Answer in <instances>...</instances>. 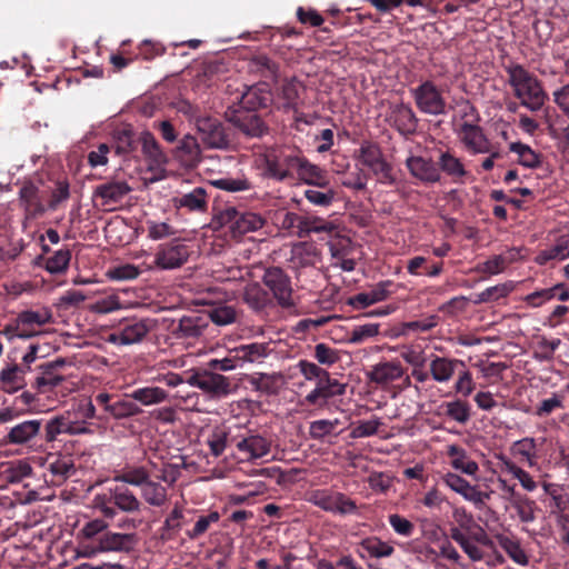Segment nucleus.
I'll return each instance as SVG.
<instances>
[{"label": "nucleus", "mask_w": 569, "mask_h": 569, "mask_svg": "<svg viewBox=\"0 0 569 569\" xmlns=\"http://www.w3.org/2000/svg\"><path fill=\"white\" fill-rule=\"evenodd\" d=\"M389 121L401 136L408 137L417 131L419 120L412 108L401 102L391 107Z\"/></svg>", "instance_id": "412c9836"}, {"label": "nucleus", "mask_w": 569, "mask_h": 569, "mask_svg": "<svg viewBox=\"0 0 569 569\" xmlns=\"http://www.w3.org/2000/svg\"><path fill=\"white\" fill-rule=\"evenodd\" d=\"M176 158L186 167H197L201 161V148L198 140L190 134L184 136L176 148Z\"/></svg>", "instance_id": "7c9ffc66"}, {"label": "nucleus", "mask_w": 569, "mask_h": 569, "mask_svg": "<svg viewBox=\"0 0 569 569\" xmlns=\"http://www.w3.org/2000/svg\"><path fill=\"white\" fill-rule=\"evenodd\" d=\"M346 392V386L340 383L337 379H332L327 373V377L317 381V387L306 396L307 403L317 406L325 403L329 398L335 396H342Z\"/></svg>", "instance_id": "5701e85b"}, {"label": "nucleus", "mask_w": 569, "mask_h": 569, "mask_svg": "<svg viewBox=\"0 0 569 569\" xmlns=\"http://www.w3.org/2000/svg\"><path fill=\"white\" fill-rule=\"evenodd\" d=\"M20 204L24 210V219L33 220L46 212L39 188L32 182H26L19 190Z\"/></svg>", "instance_id": "4be33fe9"}, {"label": "nucleus", "mask_w": 569, "mask_h": 569, "mask_svg": "<svg viewBox=\"0 0 569 569\" xmlns=\"http://www.w3.org/2000/svg\"><path fill=\"white\" fill-rule=\"evenodd\" d=\"M211 321L218 326H227L236 322L237 310L233 306L219 305L209 311Z\"/></svg>", "instance_id": "774afa93"}, {"label": "nucleus", "mask_w": 569, "mask_h": 569, "mask_svg": "<svg viewBox=\"0 0 569 569\" xmlns=\"http://www.w3.org/2000/svg\"><path fill=\"white\" fill-rule=\"evenodd\" d=\"M509 150L518 154V162L526 168H538L541 164L540 154L522 142H511Z\"/></svg>", "instance_id": "5fc2aeb1"}, {"label": "nucleus", "mask_w": 569, "mask_h": 569, "mask_svg": "<svg viewBox=\"0 0 569 569\" xmlns=\"http://www.w3.org/2000/svg\"><path fill=\"white\" fill-rule=\"evenodd\" d=\"M511 506L516 509L517 515L521 522L529 523L536 519L537 503L526 495L516 497V500L511 502Z\"/></svg>", "instance_id": "13d9d810"}, {"label": "nucleus", "mask_w": 569, "mask_h": 569, "mask_svg": "<svg viewBox=\"0 0 569 569\" xmlns=\"http://www.w3.org/2000/svg\"><path fill=\"white\" fill-rule=\"evenodd\" d=\"M503 465V469L513 476L517 480H519L522 488L529 492L535 491L537 489V482L532 479L530 473L519 466H517L510 459L501 456L499 458Z\"/></svg>", "instance_id": "6e6d98bb"}, {"label": "nucleus", "mask_w": 569, "mask_h": 569, "mask_svg": "<svg viewBox=\"0 0 569 569\" xmlns=\"http://www.w3.org/2000/svg\"><path fill=\"white\" fill-rule=\"evenodd\" d=\"M336 495L337 491L331 489H315L307 493V501L320 508L321 510L331 513Z\"/></svg>", "instance_id": "052dcab7"}, {"label": "nucleus", "mask_w": 569, "mask_h": 569, "mask_svg": "<svg viewBox=\"0 0 569 569\" xmlns=\"http://www.w3.org/2000/svg\"><path fill=\"white\" fill-rule=\"evenodd\" d=\"M141 496L152 507H162L168 500L167 488L157 481L149 480L141 488Z\"/></svg>", "instance_id": "8fccbe9b"}, {"label": "nucleus", "mask_w": 569, "mask_h": 569, "mask_svg": "<svg viewBox=\"0 0 569 569\" xmlns=\"http://www.w3.org/2000/svg\"><path fill=\"white\" fill-rule=\"evenodd\" d=\"M312 188L305 191L306 199L313 206L327 208L336 198V191L329 186V178L325 171L323 183H309Z\"/></svg>", "instance_id": "c9c22d12"}, {"label": "nucleus", "mask_w": 569, "mask_h": 569, "mask_svg": "<svg viewBox=\"0 0 569 569\" xmlns=\"http://www.w3.org/2000/svg\"><path fill=\"white\" fill-rule=\"evenodd\" d=\"M41 429L40 420H27L13 426L6 436V441L12 445H24L33 440Z\"/></svg>", "instance_id": "473e14b6"}, {"label": "nucleus", "mask_w": 569, "mask_h": 569, "mask_svg": "<svg viewBox=\"0 0 569 569\" xmlns=\"http://www.w3.org/2000/svg\"><path fill=\"white\" fill-rule=\"evenodd\" d=\"M70 198V184L67 179H60L54 182L48 201V209L56 211L63 202Z\"/></svg>", "instance_id": "680f3d73"}, {"label": "nucleus", "mask_w": 569, "mask_h": 569, "mask_svg": "<svg viewBox=\"0 0 569 569\" xmlns=\"http://www.w3.org/2000/svg\"><path fill=\"white\" fill-rule=\"evenodd\" d=\"M43 467L51 473V483L61 485L76 472L74 461L70 455L49 453Z\"/></svg>", "instance_id": "a211bd4d"}, {"label": "nucleus", "mask_w": 569, "mask_h": 569, "mask_svg": "<svg viewBox=\"0 0 569 569\" xmlns=\"http://www.w3.org/2000/svg\"><path fill=\"white\" fill-rule=\"evenodd\" d=\"M206 328L207 322L202 317H182L174 329V333L180 338H197L203 333Z\"/></svg>", "instance_id": "c03bdc74"}, {"label": "nucleus", "mask_w": 569, "mask_h": 569, "mask_svg": "<svg viewBox=\"0 0 569 569\" xmlns=\"http://www.w3.org/2000/svg\"><path fill=\"white\" fill-rule=\"evenodd\" d=\"M183 518V510L182 507L179 505H176L174 508L171 510V512L166 518L160 531H161V539L162 540H170L173 538V536L181 529L182 527V520Z\"/></svg>", "instance_id": "4d7b16f0"}, {"label": "nucleus", "mask_w": 569, "mask_h": 569, "mask_svg": "<svg viewBox=\"0 0 569 569\" xmlns=\"http://www.w3.org/2000/svg\"><path fill=\"white\" fill-rule=\"evenodd\" d=\"M110 501L121 511L127 513L139 512L141 502L136 495L124 486H116L110 489Z\"/></svg>", "instance_id": "e433bc0d"}, {"label": "nucleus", "mask_w": 569, "mask_h": 569, "mask_svg": "<svg viewBox=\"0 0 569 569\" xmlns=\"http://www.w3.org/2000/svg\"><path fill=\"white\" fill-rule=\"evenodd\" d=\"M26 369L17 363L9 365L0 372V382L3 391L8 393L17 392L26 387Z\"/></svg>", "instance_id": "f704fd0d"}, {"label": "nucleus", "mask_w": 569, "mask_h": 569, "mask_svg": "<svg viewBox=\"0 0 569 569\" xmlns=\"http://www.w3.org/2000/svg\"><path fill=\"white\" fill-rule=\"evenodd\" d=\"M220 219L223 224H229L234 237L257 231L264 224V219L260 214L250 211H239L234 207L224 209L220 214Z\"/></svg>", "instance_id": "6e6552de"}, {"label": "nucleus", "mask_w": 569, "mask_h": 569, "mask_svg": "<svg viewBox=\"0 0 569 569\" xmlns=\"http://www.w3.org/2000/svg\"><path fill=\"white\" fill-rule=\"evenodd\" d=\"M411 97L418 110L429 116H445L448 111L443 91L432 80H425L410 89Z\"/></svg>", "instance_id": "39448f33"}, {"label": "nucleus", "mask_w": 569, "mask_h": 569, "mask_svg": "<svg viewBox=\"0 0 569 569\" xmlns=\"http://www.w3.org/2000/svg\"><path fill=\"white\" fill-rule=\"evenodd\" d=\"M242 299L254 311H262L272 306L271 295L258 282L246 286Z\"/></svg>", "instance_id": "58836bf2"}, {"label": "nucleus", "mask_w": 569, "mask_h": 569, "mask_svg": "<svg viewBox=\"0 0 569 569\" xmlns=\"http://www.w3.org/2000/svg\"><path fill=\"white\" fill-rule=\"evenodd\" d=\"M130 396L136 403L140 402L142 406L158 405L168 398L167 391L160 387L137 388L130 392Z\"/></svg>", "instance_id": "49530a36"}, {"label": "nucleus", "mask_w": 569, "mask_h": 569, "mask_svg": "<svg viewBox=\"0 0 569 569\" xmlns=\"http://www.w3.org/2000/svg\"><path fill=\"white\" fill-rule=\"evenodd\" d=\"M405 375V370L400 362L386 361L377 363L368 373L369 380L377 385L391 383Z\"/></svg>", "instance_id": "c756f323"}, {"label": "nucleus", "mask_w": 569, "mask_h": 569, "mask_svg": "<svg viewBox=\"0 0 569 569\" xmlns=\"http://www.w3.org/2000/svg\"><path fill=\"white\" fill-rule=\"evenodd\" d=\"M220 513L217 510H210L206 515L198 516L192 529L186 531V535L191 540H197L206 535L212 525L218 523Z\"/></svg>", "instance_id": "3c124183"}, {"label": "nucleus", "mask_w": 569, "mask_h": 569, "mask_svg": "<svg viewBox=\"0 0 569 569\" xmlns=\"http://www.w3.org/2000/svg\"><path fill=\"white\" fill-rule=\"evenodd\" d=\"M320 262V251L311 242H298L292 246L289 259L290 268L299 270L307 267H315Z\"/></svg>", "instance_id": "a878e982"}, {"label": "nucleus", "mask_w": 569, "mask_h": 569, "mask_svg": "<svg viewBox=\"0 0 569 569\" xmlns=\"http://www.w3.org/2000/svg\"><path fill=\"white\" fill-rule=\"evenodd\" d=\"M360 547L372 558H387L393 555L395 548L382 541L380 538L372 536L360 541Z\"/></svg>", "instance_id": "864d4df0"}, {"label": "nucleus", "mask_w": 569, "mask_h": 569, "mask_svg": "<svg viewBox=\"0 0 569 569\" xmlns=\"http://www.w3.org/2000/svg\"><path fill=\"white\" fill-rule=\"evenodd\" d=\"M511 291V287L507 283L496 284L485 289L483 291L477 293L475 296L473 302L476 305L479 303H488L498 301L501 298L507 297Z\"/></svg>", "instance_id": "69168bd1"}, {"label": "nucleus", "mask_w": 569, "mask_h": 569, "mask_svg": "<svg viewBox=\"0 0 569 569\" xmlns=\"http://www.w3.org/2000/svg\"><path fill=\"white\" fill-rule=\"evenodd\" d=\"M496 539L512 561L520 566H527L529 563L528 556L518 540L502 533L497 535Z\"/></svg>", "instance_id": "09e8293b"}, {"label": "nucleus", "mask_w": 569, "mask_h": 569, "mask_svg": "<svg viewBox=\"0 0 569 569\" xmlns=\"http://www.w3.org/2000/svg\"><path fill=\"white\" fill-rule=\"evenodd\" d=\"M189 258V248L179 240L160 244L154 256V263L162 270L180 268Z\"/></svg>", "instance_id": "ddd939ff"}, {"label": "nucleus", "mask_w": 569, "mask_h": 569, "mask_svg": "<svg viewBox=\"0 0 569 569\" xmlns=\"http://www.w3.org/2000/svg\"><path fill=\"white\" fill-rule=\"evenodd\" d=\"M437 166L438 169H440V174L445 173L455 182L461 181L468 174V171L465 168L461 159L456 157L455 153L450 150L439 151Z\"/></svg>", "instance_id": "2f4dec72"}, {"label": "nucleus", "mask_w": 569, "mask_h": 569, "mask_svg": "<svg viewBox=\"0 0 569 569\" xmlns=\"http://www.w3.org/2000/svg\"><path fill=\"white\" fill-rule=\"evenodd\" d=\"M208 192L201 187L172 198L173 207L178 210L184 209L187 212L204 213L208 210Z\"/></svg>", "instance_id": "393cba45"}, {"label": "nucleus", "mask_w": 569, "mask_h": 569, "mask_svg": "<svg viewBox=\"0 0 569 569\" xmlns=\"http://www.w3.org/2000/svg\"><path fill=\"white\" fill-rule=\"evenodd\" d=\"M261 176L276 182L301 180L305 183H323L325 170L311 163L293 146H272L260 154Z\"/></svg>", "instance_id": "f257e3e1"}, {"label": "nucleus", "mask_w": 569, "mask_h": 569, "mask_svg": "<svg viewBox=\"0 0 569 569\" xmlns=\"http://www.w3.org/2000/svg\"><path fill=\"white\" fill-rule=\"evenodd\" d=\"M450 538L457 542L463 552L472 561H481L485 558L483 551L475 545V541L467 538V535L458 527H451L449 530Z\"/></svg>", "instance_id": "de8ad7c7"}, {"label": "nucleus", "mask_w": 569, "mask_h": 569, "mask_svg": "<svg viewBox=\"0 0 569 569\" xmlns=\"http://www.w3.org/2000/svg\"><path fill=\"white\" fill-rule=\"evenodd\" d=\"M510 452L513 457L519 458L520 462L526 463L529 468L538 466V451L535 438L525 437L515 441L510 447Z\"/></svg>", "instance_id": "72a5a7b5"}, {"label": "nucleus", "mask_w": 569, "mask_h": 569, "mask_svg": "<svg viewBox=\"0 0 569 569\" xmlns=\"http://www.w3.org/2000/svg\"><path fill=\"white\" fill-rule=\"evenodd\" d=\"M273 96L267 82H259L247 88L241 94L238 108L254 111L267 109L271 106Z\"/></svg>", "instance_id": "f3484780"}, {"label": "nucleus", "mask_w": 569, "mask_h": 569, "mask_svg": "<svg viewBox=\"0 0 569 569\" xmlns=\"http://www.w3.org/2000/svg\"><path fill=\"white\" fill-rule=\"evenodd\" d=\"M17 318L19 319V322L23 328L30 329L29 327H32L34 325L44 326L51 322L52 315L47 309H43L41 311L24 310L21 311Z\"/></svg>", "instance_id": "e2e57ef3"}, {"label": "nucleus", "mask_w": 569, "mask_h": 569, "mask_svg": "<svg viewBox=\"0 0 569 569\" xmlns=\"http://www.w3.org/2000/svg\"><path fill=\"white\" fill-rule=\"evenodd\" d=\"M114 480L142 488L150 480V473L143 466L132 467L116 476Z\"/></svg>", "instance_id": "bf43d9fd"}, {"label": "nucleus", "mask_w": 569, "mask_h": 569, "mask_svg": "<svg viewBox=\"0 0 569 569\" xmlns=\"http://www.w3.org/2000/svg\"><path fill=\"white\" fill-rule=\"evenodd\" d=\"M281 379V373L257 372L249 376L248 382L257 391H260L266 395H276L280 389Z\"/></svg>", "instance_id": "a19ab883"}, {"label": "nucleus", "mask_w": 569, "mask_h": 569, "mask_svg": "<svg viewBox=\"0 0 569 569\" xmlns=\"http://www.w3.org/2000/svg\"><path fill=\"white\" fill-rule=\"evenodd\" d=\"M337 229L336 224L331 221L325 220L320 217H305L302 223V231H298L300 238L307 237L310 233H332Z\"/></svg>", "instance_id": "603ef678"}, {"label": "nucleus", "mask_w": 569, "mask_h": 569, "mask_svg": "<svg viewBox=\"0 0 569 569\" xmlns=\"http://www.w3.org/2000/svg\"><path fill=\"white\" fill-rule=\"evenodd\" d=\"M459 368H465V362L459 359L433 356L429 363L432 379L439 383L449 382Z\"/></svg>", "instance_id": "cd10ccee"}, {"label": "nucleus", "mask_w": 569, "mask_h": 569, "mask_svg": "<svg viewBox=\"0 0 569 569\" xmlns=\"http://www.w3.org/2000/svg\"><path fill=\"white\" fill-rule=\"evenodd\" d=\"M139 142L141 143L143 154L152 166L160 167L167 163V156L151 132H142Z\"/></svg>", "instance_id": "79ce46f5"}, {"label": "nucleus", "mask_w": 569, "mask_h": 569, "mask_svg": "<svg viewBox=\"0 0 569 569\" xmlns=\"http://www.w3.org/2000/svg\"><path fill=\"white\" fill-rule=\"evenodd\" d=\"M505 71L513 96L520 100L521 106L532 112L539 111L549 99L541 81L520 63H510L505 67Z\"/></svg>", "instance_id": "7ed1b4c3"}, {"label": "nucleus", "mask_w": 569, "mask_h": 569, "mask_svg": "<svg viewBox=\"0 0 569 569\" xmlns=\"http://www.w3.org/2000/svg\"><path fill=\"white\" fill-rule=\"evenodd\" d=\"M234 442L239 452L244 453L248 460H256L267 456L270 452L271 442L256 433L236 437L231 440Z\"/></svg>", "instance_id": "aec40b11"}, {"label": "nucleus", "mask_w": 569, "mask_h": 569, "mask_svg": "<svg viewBox=\"0 0 569 569\" xmlns=\"http://www.w3.org/2000/svg\"><path fill=\"white\" fill-rule=\"evenodd\" d=\"M447 456L451 459L452 468L461 471L462 473L473 476L479 470L478 463L471 460L468 457L467 451L458 445L448 446Z\"/></svg>", "instance_id": "ea45409f"}, {"label": "nucleus", "mask_w": 569, "mask_h": 569, "mask_svg": "<svg viewBox=\"0 0 569 569\" xmlns=\"http://www.w3.org/2000/svg\"><path fill=\"white\" fill-rule=\"evenodd\" d=\"M71 259V252L68 248L56 251L46 261V270L52 274L64 272Z\"/></svg>", "instance_id": "0e129e2a"}, {"label": "nucleus", "mask_w": 569, "mask_h": 569, "mask_svg": "<svg viewBox=\"0 0 569 569\" xmlns=\"http://www.w3.org/2000/svg\"><path fill=\"white\" fill-rule=\"evenodd\" d=\"M358 152L359 161L368 168H370L372 164H377L378 160L383 157L379 144L370 141L362 142Z\"/></svg>", "instance_id": "338daca9"}, {"label": "nucleus", "mask_w": 569, "mask_h": 569, "mask_svg": "<svg viewBox=\"0 0 569 569\" xmlns=\"http://www.w3.org/2000/svg\"><path fill=\"white\" fill-rule=\"evenodd\" d=\"M438 415H443L460 425H466L471 419V406L467 400L457 398L452 401L442 402L439 406Z\"/></svg>", "instance_id": "4c0bfd02"}, {"label": "nucleus", "mask_w": 569, "mask_h": 569, "mask_svg": "<svg viewBox=\"0 0 569 569\" xmlns=\"http://www.w3.org/2000/svg\"><path fill=\"white\" fill-rule=\"evenodd\" d=\"M88 428L83 426V423L72 420L71 415L67 412L66 415H59L51 418L44 427V440L47 442H52L57 440L58 436L62 433L67 435H82L87 433Z\"/></svg>", "instance_id": "dca6fc26"}, {"label": "nucleus", "mask_w": 569, "mask_h": 569, "mask_svg": "<svg viewBox=\"0 0 569 569\" xmlns=\"http://www.w3.org/2000/svg\"><path fill=\"white\" fill-rule=\"evenodd\" d=\"M262 282L272 293V300L274 299L281 308L289 309L296 305L291 279L281 268H268L262 277Z\"/></svg>", "instance_id": "0eeeda50"}, {"label": "nucleus", "mask_w": 569, "mask_h": 569, "mask_svg": "<svg viewBox=\"0 0 569 569\" xmlns=\"http://www.w3.org/2000/svg\"><path fill=\"white\" fill-rule=\"evenodd\" d=\"M455 519L459 523L458 528H460L467 535V538H470V540L475 541L476 543L490 549L495 547L492 539L488 536L486 530L480 525H478L473 520V517L470 513H467L466 510H456Z\"/></svg>", "instance_id": "b1692460"}, {"label": "nucleus", "mask_w": 569, "mask_h": 569, "mask_svg": "<svg viewBox=\"0 0 569 569\" xmlns=\"http://www.w3.org/2000/svg\"><path fill=\"white\" fill-rule=\"evenodd\" d=\"M117 507L113 503L103 506L100 510L103 518H94L86 521L78 531V556L93 558L107 552H131L138 545L137 533H122L110 531L107 519L117 516Z\"/></svg>", "instance_id": "f03ea898"}, {"label": "nucleus", "mask_w": 569, "mask_h": 569, "mask_svg": "<svg viewBox=\"0 0 569 569\" xmlns=\"http://www.w3.org/2000/svg\"><path fill=\"white\" fill-rule=\"evenodd\" d=\"M94 400L99 406L103 407L106 412L118 420L142 413V409L136 403L134 399H131L130 393L117 396L100 392L94 397Z\"/></svg>", "instance_id": "1a4fd4ad"}, {"label": "nucleus", "mask_w": 569, "mask_h": 569, "mask_svg": "<svg viewBox=\"0 0 569 569\" xmlns=\"http://www.w3.org/2000/svg\"><path fill=\"white\" fill-rule=\"evenodd\" d=\"M67 365L66 359L57 358L52 361H47L38 366V375L31 382L32 388L37 389L40 393H46L54 390L64 380V376L60 373Z\"/></svg>", "instance_id": "f8f14e48"}, {"label": "nucleus", "mask_w": 569, "mask_h": 569, "mask_svg": "<svg viewBox=\"0 0 569 569\" xmlns=\"http://www.w3.org/2000/svg\"><path fill=\"white\" fill-rule=\"evenodd\" d=\"M301 89V84L296 79L286 80L281 84L278 96L282 100L281 108L286 112L298 111Z\"/></svg>", "instance_id": "37998d69"}, {"label": "nucleus", "mask_w": 569, "mask_h": 569, "mask_svg": "<svg viewBox=\"0 0 569 569\" xmlns=\"http://www.w3.org/2000/svg\"><path fill=\"white\" fill-rule=\"evenodd\" d=\"M186 382L199 388L214 399H222L236 391L232 380L210 368L198 369L187 376Z\"/></svg>", "instance_id": "20e7f679"}, {"label": "nucleus", "mask_w": 569, "mask_h": 569, "mask_svg": "<svg viewBox=\"0 0 569 569\" xmlns=\"http://www.w3.org/2000/svg\"><path fill=\"white\" fill-rule=\"evenodd\" d=\"M458 136L467 150L475 154L491 151V143L483 129L476 123L463 121L458 130Z\"/></svg>", "instance_id": "2eb2a0df"}, {"label": "nucleus", "mask_w": 569, "mask_h": 569, "mask_svg": "<svg viewBox=\"0 0 569 569\" xmlns=\"http://www.w3.org/2000/svg\"><path fill=\"white\" fill-rule=\"evenodd\" d=\"M154 326L156 321L150 318H126L109 333L108 341L121 346L138 343L143 340Z\"/></svg>", "instance_id": "423d86ee"}, {"label": "nucleus", "mask_w": 569, "mask_h": 569, "mask_svg": "<svg viewBox=\"0 0 569 569\" xmlns=\"http://www.w3.org/2000/svg\"><path fill=\"white\" fill-rule=\"evenodd\" d=\"M392 286L393 283L390 280L380 281L369 291L359 292L352 297H349L347 299V305L353 309L360 310L371 305L385 301L391 296L392 291L390 290V287Z\"/></svg>", "instance_id": "6ab92c4d"}, {"label": "nucleus", "mask_w": 569, "mask_h": 569, "mask_svg": "<svg viewBox=\"0 0 569 569\" xmlns=\"http://www.w3.org/2000/svg\"><path fill=\"white\" fill-rule=\"evenodd\" d=\"M130 191L131 188L126 181L110 180L97 186L93 197L100 198L102 206H111L122 201Z\"/></svg>", "instance_id": "bb28decb"}, {"label": "nucleus", "mask_w": 569, "mask_h": 569, "mask_svg": "<svg viewBox=\"0 0 569 569\" xmlns=\"http://www.w3.org/2000/svg\"><path fill=\"white\" fill-rule=\"evenodd\" d=\"M197 130L202 142L211 149H227L230 144L229 134L223 123L213 117H199L196 120Z\"/></svg>", "instance_id": "9b49d317"}, {"label": "nucleus", "mask_w": 569, "mask_h": 569, "mask_svg": "<svg viewBox=\"0 0 569 569\" xmlns=\"http://www.w3.org/2000/svg\"><path fill=\"white\" fill-rule=\"evenodd\" d=\"M442 480L450 489L473 503H483L485 499L488 498L487 493L479 491L476 486L470 485L469 481L457 473L448 472Z\"/></svg>", "instance_id": "c85d7f7f"}, {"label": "nucleus", "mask_w": 569, "mask_h": 569, "mask_svg": "<svg viewBox=\"0 0 569 569\" xmlns=\"http://www.w3.org/2000/svg\"><path fill=\"white\" fill-rule=\"evenodd\" d=\"M226 117L239 131L250 138H260L268 132L262 118L254 111L240 108H229Z\"/></svg>", "instance_id": "9d476101"}, {"label": "nucleus", "mask_w": 569, "mask_h": 569, "mask_svg": "<svg viewBox=\"0 0 569 569\" xmlns=\"http://www.w3.org/2000/svg\"><path fill=\"white\" fill-rule=\"evenodd\" d=\"M405 164L409 173L425 184L438 183L441 180L440 169L431 158L410 156Z\"/></svg>", "instance_id": "4468645a"}, {"label": "nucleus", "mask_w": 569, "mask_h": 569, "mask_svg": "<svg viewBox=\"0 0 569 569\" xmlns=\"http://www.w3.org/2000/svg\"><path fill=\"white\" fill-rule=\"evenodd\" d=\"M270 352L268 343L253 342L242 345L236 348V358H239L240 363L243 362H260Z\"/></svg>", "instance_id": "a18cd8bd"}]
</instances>
